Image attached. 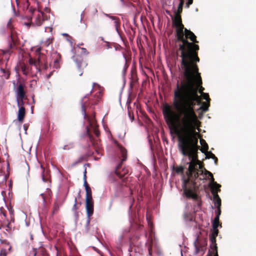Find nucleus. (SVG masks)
<instances>
[{
	"label": "nucleus",
	"mask_w": 256,
	"mask_h": 256,
	"mask_svg": "<svg viewBox=\"0 0 256 256\" xmlns=\"http://www.w3.org/2000/svg\"><path fill=\"white\" fill-rule=\"evenodd\" d=\"M184 70V80L181 84H176L174 90L173 105L174 112L171 107L166 104L163 106L162 113L166 124L170 127H177L184 135L178 140V148L184 144L186 150L191 149L192 146L198 148V134L196 129L198 127L199 121L196 110L200 109L203 112L208 110L209 102L202 104L198 90L202 80L198 72L197 66L194 62L182 66Z\"/></svg>",
	"instance_id": "f257e3e1"
},
{
	"label": "nucleus",
	"mask_w": 256,
	"mask_h": 256,
	"mask_svg": "<svg viewBox=\"0 0 256 256\" xmlns=\"http://www.w3.org/2000/svg\"><path fill=\"white\" fill-rule=\"evenodd\" d=\"M194 146L191 149L186 150L184 144L179 150L184 156L182 159L183 164L188 169L186 178L182 180V187L184 190V194L188 198L193 200H198L196 190L198 188L197 182L200 180H210L209 187L211 188L212 195L218 194L220 190V185L214 182L211 172L202 168L200 161L198 158V148H195Z\"/></svg>",
	"instance_id": "f03ea898"
},
{
	"label": "nucleus",
	"mask_w": 256,
	"mask_h": 256,
	"mask_svg": "<svg viewBox=\"0 0 256 256\" xmlns=\"http://www.w3.org/2000/svg\"><path fill=\"white\" fill-rule=\"evenodd\" d=\"M173 24L176 28L177 39L182 42V44L179 45V50L181 51V66L194 62H198L200 59L196 53V51L199 50L198 46L188 42L184 38L185 36L186 38H189L193 42L198 43L196 36L192 32L186 28H184V27L182 23L180 16L178 14H176L173 19Z\"/></svg>",
	"instance_id": "7ed1b4c3"
},
{
	"label": "nucleus",
	"mask_w": 256,
	"mask_h": 256,
	"mask_svg": "<svg viewBox=\"0 0 256 256\" xmlns=\"http://www.w3.org/2000/svg\"><path fill=\"white\" fill-rule=\"evenodd\" d=\"M26 6L27 7L30 16H29L28 20L30 22H25L24 24L28 26H40L43 22L48 20V16L43 12L40 11L36 8H34L30 6V4L27 0L25 4Z\"/></svg>",
	"instance_id": "20e7f679"
},
{
	"label": "nucleus",
	"mask_w": 256,
	"mask_h": 256,
	"mask_svg": "<svg viewBox=\"0 0 256 256\" xmlns=\"http://www.w3.org/2000/svg\"><path fill=\"white\" fill-rule=\"evenodd\" d=\"M218 230L212 229V233L210 234V256H218V248L216 244V237L218 236Z\"/></svg>",
	"instance_id": "39448f33"
},
{
	"label": "nucleus",
	"mask_w": 256,
	"mask_h": 256,
	"mask_svg": "<svg viewBox=\"0 0 256 256\" xmlns=\"http://www.w3.org/2000/svg\"><path fill=\"white\" fill-rule=\"evenodd\" d=\"M86 210L87 220L86 222V228L88 232L89 230L88 226L90 222V216L94 212V204L92 198H86Z\"/></svg>",
	"instance_id": "423d86ee"
},
{
	"label": "nucleus",
	"mask_w": 256,
	"mask_h": 256,
	"mask_svg": "<svg viewBox=\"0 0 256 256\" xmlns=\"http://www.w3.org/2000/svg\"><path fill=\"white\" fill-rule=\"evenodd\" d=\"M118 152L120 153L121 155L120 156H119V158L120 159V164L117 166L116 170H115V173L118 177L122 178V174H119L118 172V169L120 167V165L122 163V162L126 160L127 152L126 150L122 146H118Z\"/></svg>",
	"instance_id": "0eeeda50"
},
{
	"label": "nucleus",
	"mask_w": 256,
	"mask_h": 256,
	"mask_svg": "<svg viewBox=\"0 0 256 256\" xmlns=\"http://www.w3.org/2000/svg\"><path fill=\"white\" fill-rule=\"evenodd\" d=\"M80 49L81 50L80 55H78L76 56H74L72 57L73 60L76 62L77 65V67L78 69H80L82 66V64L83 61V58L82 55L87 56L88 54V52L86 48H80Z\"/></svg>",
	"instance_id": "6e6552de"
},
{
	"label": "nucleus",
	"mask_w": 256,
	"mask_h": 256,
	"mask_svg": "<svg viewBox=\"0 0 256 256\" xmlns=\"http://www.w3.org/2000/svg\"><path fill=\"white\" fill-rule=\"evenodd\" d=\"M36 172L40 174L42 180L44 182H50V180L46 176H44V168L43 167L42 164L39 162H38V164L36 166Z\"/></svg>",
	"instance_id": "1a4fd4ad"
},
{
	"label": "nucleus",
	"mask_w": 256,
	"mask_h": 256,
	"mask_svg": "<svg viewBox=\"0 0 256 256\" xmlns=\"http://www.w3.org/2000/svg\"><path fill=\"white\" fill-rule=\"evenodd\" d=\"M16 102L18 107V119L19 122H22L25 115V108L23 106H20V102L18 98L16 100Z\"/></svg>",
	"instance_id": "9d476101"
},
{
	"label": "nucleus",
	"mask_w": 256,
	"mask_h": 256,
	"mask_svg": "<svg viewBox=\"0 0 256 256\" xmlns=\"http://www.w3.org/2000/svg\"><path fill=\"white\" fill-rule=\"evenodd\" d=\"M16 93V99L18 98V100H19V98H20L22 105L23 104L24 102L22 100L25 96V92L24 90L23 86L22 84L18 85Z\"/></svg>",
	"instance_id": "9b49d317"
},
{
	"label": "nucleus",
	"mask_w": 256,
	"mask_h": 256,
	"mask_svg": "<svg viewBox=\"0 0 256 256\" xmlns=\"http://www.w3.org/2000/svg\"><path fill=\"white\" fill-rule=\"evenodd\" d=\"M188 208L189 206L188 204H186L184 214V218L186 222H190L192 220V214L189 212Z\"/></svg>",
	"instance_id": "f8f14e48"
},
{
	"label": "nucleus",
	"mask_w": 256,
	"mask_h": 256,
	"mask_svg": "<svg viewBox=\"0 0 256 256\" xmlns=\"http://www.w3.org/2000/svg\"><path fill=\"white\" fill-rule=\"evenodd\" d=\"M213 202L214 206L216 208H220L221 206V199L218 196V194L214 193L213 196Z\"/></svg>",
	"instance_id": "ddd939ff"
},
{
	"label": "nucleus",
	"mask_w": 256,
	"mask_h": 256,
	"mask_svg": "<svg viewBox=\"0 0 256 256\" xmlns=\"http://www.w3.org/2000/svg\"><path fill=\"white\" fill-rule=\"evenodd\" d=\"M104 14L106 16V17L110 18L112 20L114 21V26L116 28V32L119 34L118 30V18L114 16H111L110 14H108L106 13H104Z\"/></svg>",
	"instance_id": "4468645a"
},
{
	"label": "nucleus",
	"mask_w": 256,
	"mask_h": 256,
	"mask_svg": "<svg viewBox=\"0 0 256 256\" xmlns=\"http://www.w3.org/2000/svg\"><path fill=\"white\" fill-rule=\"evenodd\" d=\"M198 240V239H196L195 242H194V254H200L202 255L204 254V249L202 248H199L197 246L196 242Z\"/></svg>",
	"instance_id": "2eb2a0df"
},
{
	"label": "nucleus",
	"mask_w": 256,
	"mask_h": 256,
	"mask_svg": "<svg viewBox=\"0 0 256 256\" xmlns=\"http://www.w3.org/2000/svg\"><path fill=\"white\" fill-rule=\"evenodd\" d=\"M57 54L58 58L56 60H54V64H53V67H54V68L56 69H58V68H60V56L59 54Z\"/></svg>",
	"instance_id": "dca6fc26"
},
{
	"label": "nucleus",
	"mask_w": 256,
	"mask_h": 256,
	"mask_svg": "<svg viewBox=\"0 0 256 256\" xmlns=\"http://www.w3.org/2000/svg\"><path fill=\"white\" fill-rule=\"evenodd\" d=\"M90 94H86V96H84L82 99L81 100V104H82V105H81V108H82V114L84 116V117L85 118L86 116V109H85V106H84V104H83V100H84V98H86Z\"/></svg>",
	"instance_id": "f3484780"
},
{
	"label": "nucleus",
	"mask_w": 256,
	"mask_h": 256,
	"mask_svg": "<svg viewBox=\"0 0 256 256\" xmlns=\"http://www.w3.org/2000/svg\"><path fill=\"white\" fill-rule=\"evenodd\" d=\"M52 39L51 38H48L45 40H42L40 43L44 46H48L52 42Z\"/></svg>",
	"instance_id": "a211bd4d"
},
{
	"label": "nucleus",
	"mask_w": 256,
	"mask_h": 256,
	"mask_svg": "<svg viewBox=\"0 0 256 256\" xmlns=\"http://www.w3.org/2000/svg\"><path fill=\"white\" fill-rule=\"evenodd\" d=\"M212 229L213 230H218V226L222 227V226L219 224V220H217L214 218L212 223Z\"/></svg>",
	"instance_id": "6ab92c4d"
},
{
	"label": "nucleus",
	"mask_w": 256,
	"mask_h": 256,
	"mask_svg": "<svg viewBox=\"0 0 256 256\" xmlns=\"http://www.w3.org/2000/svg\"><path fill=\"white\" fill-rule=\"evenodd\" d=\"M199 92L200 94L204 99L206 100L207 102H210V98H209L208 94L204 92L200 89L199 90Z\"/></svg>",
	"instance_id": "aec40b11"
},
{
	"label": "nucleus",
	"mask_w": 256,
	"mask_h": 256,
	"mask_svg": "<svg viewBox=\"0 0 256 256\" xmlns=\"http://www.w3.org/2000/svg\"><path fill=\"white\" fill-rule=\"evenodd\" d=\"M30 64L32 66H34L36 67V70L38 72H40V68H38V64L36 62V60L32 59V58H30L28 60Z\"/></svg>",
	"instance_id": "412c9836"
},
{
	"label": "nucleus",
	"mask_w": 256,
	"mask_h": 256,
	"mask_svg": "<svg viewBox=\"0 0 256 256\" xmlns=\"http://www.w3.org/2000/svg\"><path fill=\"white\" fill-rule=\"evenodd\" d=\"M202 152L204 153L206 158H214L215 156L211 152H204L202 149L201 150Z\"/></svg>",
	"instance_id": "4be33fe9"
},
{
	"label": "nucleus",
	"mask_w": 256,
	"mask_h": 256,
	"mask_svg": "<svg viewBox=\"0 0 256 256\" xmlns=\"http://www.w3.org/2000/svg\"><path fill=\"white\" fill-rule=\"evenodd\" d=\"M86 191V198H90L92 197V191L89 186H86L85 188Z\"/></svg>",
	"instance_id": "5701e85b"
},
{
	"label": "nucleus",
	"mask_w": 256,
	"mask_h": 256,
	"mask_svg": "<svg viewBox=\"0 0 256 256\" xmlns=\"http://www.w3.org/2000/svg\"><path fill=\"white\" fill-rule=\"evenodd\" d=\"M200 143L201 145L203 146V149H204L206 151H207L208 150V146L205 140H200Z\"/></svg>",
	"instance_id": "b1692460"
},
{
	"label": "nucleus",
	"mask_w": 256,
	"mask_h": 256,
	"mask_svg": "<svg viewBox=\"0 0 256 256\" xmlns=\"http://www.w3.org/2000/svg\"><path fill=\"white\" fill-rule=\"evenodd\" d=\"M215 214H216L214 218L216 219V220H219L220 218V216L221 214V210H220V208H216V210H215Z\"/></svg>",
	"instance_id": "393cba45"
},
{
	"label": "nucleus",
	"mask_w": 256,
	"mask_h": 256,
	"mask_svg": "<svg viewBox=\"0 0 256 256\" xmlns=\"http://www.w3.org/2000/svg\"><path fill=\"white\" fill-rule=\"evenodd\" d=\"M74 146V143L72 142L64 146L63 147V150H70V149L73 148Z\"/></svg>",
	"instance_id": "a878e982"
},
{
	"label": "nucleus",
	"mask_w": 256,
	"mask_h": 256,
	"mask_svg": "<svg viewBox=\"0 0 256 256\" xmlns=\"http://www.w3.org/2000/svg\"><path fill=\"white\" fill-rule=\"evenodd\" d=\"M36 62L38 64V68H40V69L41 66L42 64V62L41 61V58L38 57L36 60H35Z\"/></svg>",
	"instance_id": "bb28decb"
},
{
	"label": "nucleus",
	"mask_w": 256,
	"mask_h": 256,
	"mask_svg": "<svg viewBox=\"0 0 256 256\" xmlns=\"http://www.w3.org/2000/svg\"><path fill=\"white\" fill-rule=\"evenodd\" d=\"M0 71L2 72L3 74H6V77L8 78V76H9L10 74H9L8 72L5 69L1 68H0Z\"/></svg>",
	"instance_id": "cd10ccee"
},
{
	"label": "nucleus",
	"mask_w": 256,
	"mask_h": 256,
	"mask_svg": "<svg viewBox=\"0 0 256 256\" xmlns=\"http://www.w3.org/2000/svg\"><path fill=\"white\" fill-rule=\"evenodd\" d=\"M86 170H84V188L86 186H88V184H87L86 182Z\"/></svg>",
	"instance_id": "c85d7f7f"
},
{
	"label": "nucleus",
	"mask_w": 256,
	"mask_h": 256,
	"mask_svg": "<svg viewBox=\"0 0 256 256\" xmlns=\"http://www.w3.org/2000/svg\"><path fill=\"white\" fill-rule=\"evenodd\" d=\"M76 209H77V206H76V198H75V199H74V204L73 206L72 210L74 212H76Z\"/></svg>",
	"instance_id": "c756f323"
},
{
	"label": "nucleus",
	"mask_w": 256,
	"mask_h": 256,
	"mask_svg": "<svg viewBox=\"0 0 256 256\" xmlns=\"http://www.w3.org/2000/svg\"><path fill=\"white\" fill-rule=\"evenodd\" d=\"M193 0H188L186 2V7L188 8L192 4Z\"/></svg>",
	"instance_id": "7c9ffc66"
},
{
	"label": "nucleus",
	"mask_w": 256,
	"mask_h": 256,
	"mask_svg": "<svg viewBox=\"0 0 256 256\" xmlns=\"http://www.w3.org/2000/svg\"><path fill=\"white\" fill-rule=\"evenodd\" d=\"M52 28L51 26H48L45 28V31L48 30L50 32H52Z\"/></svg>",
	"instance_id": "2f4dec72"
},
{
	"label": "nucleus",
	"mask_w": 256,
	"mask_h": 256,
	"mask_svg": "<svg viewBox=\"0 0 256 256\" xmlns=\"http://www.w3.org/2000/svg\"><path fill=\"white\" fill-rule=\"evenodd\" d=\"M41 50H42V48H41L40 47H38V48H37L36 49V52L38 54H40Z\"/></svg>",
	"instance_id": "473e14b6"
},
{
	"label": "nucleus",
	"mask_w": 256,
	"mask_h": 256,
	"mask_svg": "<svg viewBox=\"0 0 256 256\" xmlns=\"http://www.w3.org/2000/svg\"><path fill=\"white\" fill-rule=\"evenodd\" d=\"M94 127V133L96 136H98V131L96 129V126H95V124H94V126H92Z\"/></svg>",
	"instance_id": "72a5a7b5"
},
{
	"label": "nucleus",
	"mask_w": 256,
	"mask_h": 256,
	"mask_svg": "<svg viewBox=\"0 0 256 256\" xmlns=\"http://www.w3.org/2000/svg\"><path fill=\"white\" fill-rule=\"evenodd\" d=\"M146 220L148 221V225L149 226L150 228H152V223L148 219V218H146Z\"/></svg>",
	"instance_id": "f704fd0d"
},
{
	"label": "nucleus",
	"mask_w": 256,
	"mask_h": 256,
	"mask_svg": "<svg viewBox=\"0 0 256 256\" xmlns=\"http://www.w3.org/2000/svg\"><path fill=\"white\" fill-rule=\"evenodd\" d=\"M41 67H42V68L45 70H46L48 68V66H47L46 64H42L41 66Z\"/></svg>",
	"instance_id": "c9c22d12"
},
{
	"label": "nucleus",
	"mask_w": 256,
	"mask_h": 256,
	"mask_svg": "<svg viewBox=\"0 0 256 256\" xmlns=\"http://www.w3.org/2000/svg\"><path fill=\"white\" fill-rule=\"evenodd\" d=\"M22 72H23V74H24L26 75V70H25V68H24V67H22Z\"/></svg>",
	"instance_id": "e433bc0d"
},
{
	"label": "nucleus",
	"mask_w": 256,
	"mask_h": 256,
	"mask_svg": "<svg viewBox=\"0 0 256 256\" xmlns=\"http://www.w3.org/2000/svg\"><path fill=\"white\" fill-rule=\"evenodd\" d=\"M84 12H83L82 14H81V15H80V22H82V14H84Z\"/></svg>",
	"instance_id": "4c0bfd02"
},
{
	"label": "nucleus",
	"mask_w": 256,
	"mask_h": 256,
	"mask_svg": "<svg viewBox=\"0 0 256 256\" xmlns=\"http://www.w3.org/2000/svg\"><path fill=\"white\" fill-rule=\"evenodd\" d=\"M214 160V162L215 164H216L217 163V161H218V158H216V157L215 156V158H213Z\"/></svg>",
	"instance_id": "58836bf2"
},
{
	"label": "nucleus",
	"mask_w": 256,
	"mask_h": 256,
	"mask_svg": "<svg viewBox=\"0 0 256 256\" xmlns=\"http://www.w3.org/2000/svg\"><path fill=\"white\" fill-rule=\"evenodd\" d=\"M105 42L107 43L106 48H110V46L108 42Z\"/></svg>",
	"instance_id": "ea45409f"
},
{
	"label": "nucleus",
	"mask_w": 256,
	"mask_h": 256,
	"mask_svg": "<svg viewBox=\"0 0 256 256\" xmlns=\"http://www.w3.org/2000/svg\"><path fill=\"white\" fill-rule=\"evenodd\" d=\"M40 196H42V199H43V201H44V202L45 200H44V194H40Z\"/></svg>",
	"instance_id": "a19ab883"
},
{
	"label": "nucleus",
	"mask_w": 256,
	"mask_h": 256,
	"mask_svg": "<svg viewBox=\"0 0 256 256\" xmlns=\"http://www.w3.org/2000/svg\"><path fill=\"white\" fill-rule=\"evenodd\" d=\"M52 74V72H50L47 78H50Z\"/></svg>",
	"instance_id": "79ce46f5"
},
{
	"label": "nucleus",
	"mask_w": 256,
	"mask_h": 256,
	"mask_svg": "<svg viewBox=\"0 0 256 256\" xmlns=\"http://www.w3.org/2000/svg\"><path fill=\"white\" fill-rule=\"evenodd\" d=\"M86 131H87L86 132H87V134L88 136H90V134H89V133H88L89 132V130H88V128H86Z\"/></svg>",
	"instance_id": "37998d69"
},
{
	"label": "nucleus",
	"mask_w": 256,
	"mask_h": 256,
	"mask_svg": "<svg viewBox=\"0 0 256 256\" xmlns=\"http://www.w3.org/2000/svg\"><path fill=\"white\" fill-rule=\"evenodd\" d=\"M30 239H31L32 240H33V236H32V234H30Z\"/></svg>",
	"instance_id": "c03bdc74"
},
{
	"label": "nucleus",
	"mask_w": 256,
	"mask_h": 256,
	"mask_svg": "<svg viewBox=\"0 0 256 256\" xmlns=\"http://www.w3.org/2000/svg\"><path fill=\"white\" fill-rule=\"evenodd\" d=\"M96 152H97V154H98V155H100V156H101L102 155V154H100L98 152V150H96Z\"/></svg>",
	"instance_id": "a18cd8bd"
},
{
	"label": "nucleus",
	"mask_w": 256,
	"mask_h": 256,
	"mask_svg": "<svg viewBox=\"0 0 256 256\" xmlns=\"http://www.w3.org/2000/svg\"><path fill=\"white\" fill-rule=\"evenodd\" d=\"M98 158H99L98 157H95L94 160H98Z\"/></svg>",
	"instance_id": "49530a36"
},
{
	"label": "nucleus",
	"mask_w": 256,
	"mask_h": 256,
	"mask_svg": "<svg viewBox=\"0 0 256 256\" xmlns=\"http://www.w3.org/2000/svg\"><path fill=\"white\" fill-rule=\"evenodd\" d=\"M24 128L25 130L26 131V128L24 125Z\"/></svg>",
	"instance_id": "de8ad7c7"
},
{
	"label": "nucleus",
	"mask_w": 256,
	"mask_h": 256,
	"mask_svg": "<svg viewBox=\"0 0 256 256\" xmlns=\"http://www.w3.org/2000/svg\"><path fill=\"white\" fill-rule=\"evenodd\" d=\"M132 206V204H130V208H131Z\"/></svg>",
	"instance_id": "09e8293b"
},
{
	"label": "nucleus",
	"mask_w": 256,
	"mask_h": 256,
	"mask_svg": "<svg viewBox=\"0 0 256 256\" xmlns=\"http://www.w3.org/2000/svg\"><path fill=\"white\" fill-rule=\"evenodd\" d=\"M90 125L92 126L93 125V123L92 122H90Z\"/></svg>",
	"instance_id": "8fccbe9b"
},
{
	"label": "nucleus",
	"mask_w": 256,
	"mask_h": 256,
	"mask_svg": "<svg viewBox=\"0 0 256 256\" xmlns=\"http://www.w3.org/2000/svg\"><path fill=\"white\" fill-rule=\"evenodd\" d=\"M101 40H104V38H103L102 37H101Z\"/></svg>",
	"instance_id": "3c124183"
},
{
	"label": "nucleus",
	"mask_w": 256,
	"mask_h": 256,
	"mask_svg": "<svg viewBox=\"0 0 256 256\" xmlns=\"http://www.w3.org/2000/svg\"><path fill=\"white\" fill-rule=\"evenodd\" d=\"M82 72H80V76H82Z\"/></svg>",
	"instance_id": "603ef678"
},
{
	"label": "nucleus",
	"mask_w": 256,
	"mask_h": 256,
	"mask_svg": "<svg viewBox=\"0 0 256 256\" xmlns=\"http://www.w3.org/2000/svg\"><path fill=\"white\" fill-rule=\"evenodd\" d=\"M32 102H34V98H32Z\"/></svg>",
	"instance_id": "864d4df0"
},
{
	"label": "nucleus",
	"mask_w": 256,
	"mask_h": 256,
	"mask_svg": "<svg viewBox=\"0 0 256 256\" xmlns=\"http://www.w3.org/2000/svg\"><path fill=\"white\" fill-rule=\"evenodd\" d=\"M72 52H74V49H72Z\"/></svg>",
	"instance_id": "5fc2aeb1"
},
{
	"label": "nucleus",
	"mask_w": 256,
	"mask_h": 256,
	"mask_svg": "<svg viewBox=\"0 0 256 256\" xmlns=\"http://www.w3.org/2000/svg\"><path fill=\"white\" fill-rule=\"evenodd\" d=\"M64 34V35H68V34Z\"/></svg>",
	"instance_id": "6e6d98bb"
},
{
	"label": "nucleus",
	"mask_w": 256,
	"mask_h": 256,
	"mask_svg": "<svg viewBox=\"0 0 256 256\" xmlns=\"http://www.w3.org/2000/svg\"><path fill=\"white\" fill-rule=\"evenodd\" d=\"M34 256H36V253H34Z\"/></svg>",
	"instance_id": "4d7b16f0"
},
{
	"label": "nucleus",
	"mask_w": 256,
	"mask_h": 256,
	"mask_svg": "<svg viewBox=\"0 0 256 256\" xmlns=\"http://www.w3.org/2000/svg\"><path fill=\"white\" fill-rule=\"evenodd\" d=\"M92 90L90 92V94L92 93Z\"/></svg>",
	"instance_id": "13d9d810"
}]
</instances>
